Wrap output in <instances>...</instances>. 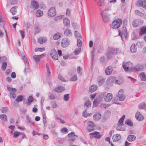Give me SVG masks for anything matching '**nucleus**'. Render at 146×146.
I'll list each match as a JSON object with an SVG mask.
<instances>
[{
	"instance_id": "31",
	"label": "nucleus",
	"mask_w": 146,
	"mask_h": 146,
	"mask_svg": "<svg viewBox=\"0 0 146 146\" xmlns=\"http://www.w3.org/2000/svg\"><path fill=\"white\" fill-rule=\"evenodd\" d=\"M43 15V12L40 9L37 10L36 12V16L37 17H40Z\"/></svg>"
},
{
	"instance_id": "20",
	"label": "nucleus",
	"mask_w": 146,
	"mask_h": 146,
	"mask_svg": "<svg viewBox=\"0 0 146 146\" xmlns=\"http://www.w3.org/2000/svg\"><path fill=\"white\" fill-rule=\"evenodd\" d=\"M143 66L142 65H138L136 66V67H133L132 68V70H135L136 72H138L141 71L143 68Z\"/></svg>"
},
{
	"instance_id": "46",
	"label": "nucleus",
	"mask_w": 146,
	"mask_h": 146,
	"mask_svg": "<svg viewBox=\"0 0 146 146\" xmlns=\"http://www.w3.org/2000/svg\"><path fill=\"white\" fill-rule=\"evenodd\" d=\"M118 97L119 98V100L120 101H123L125 99V97L123 95H118Z\"/></svg>"
},
{
	"instance_id": "8",
	"label": "nucleus",
	"mask_w": 146,
	"mask_h": 146,
	"mask_svg": "<svg viewBox=\"0 0 146 146\" xmlns=\"http://www.w3.org/2000/svg\"><path fill=\"white\" fill-rule=\"evenodd\" d=\"M70 43V42L68 39L66 38H64L62 41L61 46L63 48H65L68 46Z\"/></svg>"
},
{
	"instance_id": "45",
	"label": "nucleus",
	"mask_w": 146,
	"mask_h": 146,
	"mask_svg": "<svg viewBox=\"0 0 146 146\" xmlns=\"http://www.w3.org/2000/svg\"><path fill=\"white\" fill-rule=\"evenodd\" d=\"M28 102L27 103L28 105H29L33 101V98L32 96H30L28 99Z\"/></svg>"
},
{
	"instance_id": "30",
	"label": "nucleus",
	"mask_w": 146,
	"mask_h": 146,
	"mask_svg": "<svg viewBox=\"0 0 146 146\" xmlns=\"http://www.w3.org/2000/svg\"><path fill=\"white\" fill-rule=\"evenodd\" d=\"M17 6L13 7L10 10V11L13 15H15L17 12Z\"/></svg>"
},
{
	"instance_id": "58",
	"label": "nucleus",
	"mask_w": 146,
	"mask_h": 146,
	"mask_svg": "<svg viewBox=\"0 0 146 146\" xmlns=\"http://www.w3.org/2000/svg\"><path fill=\"white\" fill-rule=\"evenodd\" d=\"M20 33L22 36V38H23L25 36V32L24 31L20 30L19 31Z\"/></svg>"
},
{
	"instance_id": "7",
	"label": "nucleus",
	"mask_w": 146,
	"mask_h": 146,
	"mask_svg": "<svg viewBox=\"0 0 146 146\" xmlns=\"http://www.w3.org/2000/svg\"><path fill=\"white\" fill-rule=\"evenodd\" d=\"M50 56L52 59L54 60L58 59V54L56 51L54 49H52L51 51Z\"/></svg>"
},
{
	"instance_id": "61",
	"label": "nucleus",
	"mask_w": 146,
	"mask_h": 146,
	"mask_svg": "<svg viewBox=\"0 0 146 146\" xmlns=\"http://www.w3.org/2000/svg\"><path fill=\"white\" fill-rule=\"evenodd\" d=\"M145 105L144 103L141 104L139 105V108L142 109L145 108Z\"/></svg>"
},
{
	"instance_id": "4",
	"label": "nucleus",
	"mask_w": 146,
	"mask_h": 146,
	"mask_svg": "<svg viewBox=\"0 0 146 146\" xmlns=\"http://www.w3.org/2000/svg\"><path fill=\"white\" fill-rule=\"evenodd\" d=\"M56 15V11L55 7H51L48 11V15L50 17H54Z\"/></svg>"
},
{
	"instance_id": "3",
	"label": "nucleus",
	"mask_w": 146,
	"mask_h": 146,
	"mask_svg": "<svg viewBox=\"0 0 146 146\" xmlns=\"http://www.w3.org/2000/svg\"><path fill=\"white\" fill-rule=\"evenodd\" d=\"M119 35L121 36L122 38L123 37L126 38L127 35V32L126 29L125 27H123L121 30H118Z\"/></svg>"
},
{
	"instance_id": "50",
	"label": "nucleus",
	"mask_w": 146,
	"mask_h": 146,
	"mask_svg": "<svg viewBox=\"0 0 146 146\" xmlns=\"http://www.w3.org/2000/svg\"><path fill=\"white\" fill-rule=\"evenodd\" d=\"M78 78L76 75H74L70 79V81H75L77 80Z\"/></svg>"
},
{
	"instance_id": "40",
	"label": "nucleus",
	"mask_w": 146,
	"mask_h": 146,
	"mask_svg": "<svg viewBox=\"0 0 146 146\" xmlns=\"http://www.w3.org/2000/svg\"><path fill=\"white\" fill-rule=\"evenodd\" d=\"M141 76V79L142 80L146 81V76L144 73H142L140 74Z\"/></svg>"
},
{
	"instance_id": "48",
	"label": "nucleus",
	"mask_w": 146,
	"mask_h": 146,
	"mask_svg": "<svg viewBox=\"0 0 146 146\" xmlns=\"http://www.w3.org/2000/svg\"><path fill=\"white\" fill-rule=\"evenodd\" d=\"M143 2L141 0L138 1L136 3V5L137 6L141 7L143 6Z\"/></svg>"
},
{
	"instance_id": "18",
	"label": "nucleus",
	"mask_w": 146,
	"mask_h": 146,
	"mask_svg": "<svg viewBox=\"0 0 146 146\" xmlns=\"http://www.w3.org/2000/svg\"><path fill=\"white\" fill-rule=\"evenodd\" d=\"M145 34H146V26L142 27L140 29L139 35L141 36Z\"/></svg>"
},
{
	"instance_id": "63",
	"label": "nucleus",
	"mask_w": 146,
	"mask_h": 146,
	"mask_svg": "<svg viewBox=\"0 0 146 146\" xmlns=\"http://www.w3.org/2000/svg\"><path fill=\"white\" fill-rule=\"evenodd\" d=\"M7 59V58L5 56L2 57L0 58V60L3 62H6Z\"/></svg>"
},
{
	"instance_id": "51",
	"label": "nucleus",
	"mask_w": 146,
	"mask_h": 146,
	"mask_svg": "<svg viewBox=\"0 0 146 146\" xmlns=\"http://www.w3.org/2000/svg\"><path fill=\"white\" fill-rule=\"evenodd\" d=\"M97 5L99 6L102 7L104 5V1H103L100 0L97 2Z\"/></svg>"
},
{
	"instance_id": "60",
	"label": "nucleus",
	"mask_w": 146,
	"mask_h": 146,
	"mask_svg": "<svg viewBox=\"0 0 146 146\" xmlns=\"http://www.w3.org/2000/svg\"><path fill=\"white\" fill-rule=\"evenodd\" d=\"M15 92H10V96L13 99H14L16 97V94L15 93Z\"/></svg>"
},
{
	"instance_id": "13",
	"label": "nucleus",
	"mask_w": 146,
	"mask_h": 146,
	"mask_svg": "<svg viewBox=\"0 0 146 146\" xmlns=\"http://www.w3.org/2000/svg\"><path fill=\"white\" fill-rule=\"evenodd\" d=\"M113 95L111 93L107 94L104 97V100L107 102H109L111 101Z\"/></svg>"
},
{
	"instance_id": "14",
	"label": "nucleus",
	"mask_w": 146,
	"mask_h": 146,
	"mask_svg": "<svg viewBox=\"0 0 146 146\" xmlns=\"http://www.w3.org/2000/svg\"><path fill=\"white\" fill-rule=\"evenodd\" d=\"M113 71V68L111 66H109L105 69V74L107 75H110Z\"/></svg>"
},
{
	"instance_id": "12",
	"label": "nucleus",
	"mask_w": 146,
	"mask_h": 146,
	"mask_svg": "<svg viewBox=\"0 0 146 146\" xmlns=\"http://www.w3.org/2000/svg\"><path fill=\"white\" fill-rule=\"evenodd\" d=\"M135 117L136 119L139 121H142L144 119V117L143 115L139 111H137L136 113Z\"/></svg>"
},
{
	"instance_id": "47",
	"label": "nucleus",
	"mask_w": 146,
	"mask_h": 146,
	"mask_svg": "<svg viewBox=\"0 0 146 146\" xmlns=\"http://www.w3.org/2000/svg\"><path fill=\"white\" fill-rule=\"evenodd\" d=\"M45 48H36L35 49V52L40 51L42 52L45 50Z\"/></svg>"
},
{
	"instance_id": "2",
	"label": "nucleus",
	"mask_w": 146,
	"mask_h": 146,
	"mask_svg": "<svg viewBox=\"0 0 146 146\" xmlns=\"http://www.w3.org/2000/svg\"><path fill=\"white\" fill-rule=\"evenodd\" d=\"M122 23V20L120 19H116L111 23L112 28L113 29H116L120 26Z\"/></svg>"
},
{
	"instance_id": "23",
	"label": "nucleus",
	"mask_w": 146,
	"mask_h": 146,
	"mask_svg": "<svg viewBox=\"0 0 146 146\" xmlns=\"http://www.w3.org/2000/svg\"><path fill=\"white\" fill-rule=\"evenodd\" d=\"M135 139V136L132 135H129L127 137V139L129 142H132L134 141Z\"/></svg>"
},
{
	"instance_id": "54",
	"label": "nucleus",
	"mask_w": 146,
	"mask_h": 146,
	"mask_svg": "<svg viewBox=\"0 0 146 146\" xmlns=\"http://www.w3.org/2000/svg\"><path fill=\"white\" fill-rule=\"evenodd\" d=\"M82 115L84 117H86L87 116H89L90 114L86 113V110H85L83 113Z\"/></svg>"
},
{
	"instance_id": "55",
	"label": "nucleus",
	"mask_w": 146,
	"mask_h": 146,
	"mask_svg": "<svg viewBox=\"0 0 146 146\" xmlns=\"http://www.w3.org/2000/svg\"><path fill=\"white\" fill-rule=\"evenodd\" d=\"M1 111L2 113H5L8 110V109L6 107H4L1 110Z\"/></svg>"
},
{
	"instance_id": "19",
	"label": "nucleus",
	"mask_w": 146,
	"mask_h": 146,
	"mask_svg": "<svg viewBox=\"0 0 146 146\" xmlns=\"http://www.w3.org/2000/svg\"><path fill=\"white\" fill-rule=\"evenodd\" d=\"M63 23L64 26L66 27H68L70 26V22L68 19L66 18L63 19Z\"/></svg>"
},
{
	"instance_id": "34",
	"label": "nucleus",
	"mask_w": 146,
	"mask_h": 146,
	"mask_svg": "<svg viewBox=\"0 0 146 146\" xmlns=\"http://www.w3.org/2000/svg\"><path fill=\"white\" fill-rule=\"evenodd\" d=\"M64 34L66 36H69L72 35V33L70 29H66L65 30Z\"/></svg>"
},
{
	"instance_id": "41",
	"label": "nucleus",
	"mask_w": 146,
	"mask_h": 146,
	"mask_svg": "<svg viewBox=\"0 0 146 146\" xmlns=\"http://www.w3.org/2000/svg\"><path fill=\"white\" fill-rule=\"evenodd\" d=\"M49 98L51 100H54L56 99V97L54 94L52 93H49Z\"/></svg>"
},
{
	"instance_id": "36",
	"label": "nucleus",
	"mask_w": 146,
	"mask_h": 146,
	"mask_svg": "<svg viewBox=\"0 0 146 146\" xmlns=\"http://www.w3.org/2000/svg\"><path fill=\"white\" fill-rule=\"evenodd\" d=\"M7 90L11 92H15L17 91V90L15 88H11L8 86H7Z\"/></svg>"
},
{
	"instance_id": "39",
	"label": "nucleus",
	"mask_w": 146,
	"mask_h": 146,
	"mask_svg": "<svg viewBox=\"0 0 146 146\" xmlns=\"http://www.w3.org/2000/svg\"><path fill=\"white\" fill-rule=\"evenodd\" d=\"M60 37V34L59 33H57L54 34L53 36L54 39L56 40L59 39Z\"/></svg>"
},
{
	"instance_id": "26",
	"label": "nucleus",
	"mask_w": 146,
	"mask_h": 146,
	"mask_svg": "<svg viewBox=\"0 0 146 146\" xmlns=\"http://www.w3.org/2000/svg\"><path fill=\"white\" fill-rule=\"evenodd\" d=\"M34 32L35 34L39 33L40 31V26L38 25H35L34 27Z\"/></svg>"
},
{
	"instance_id": "56",
	"label": "nucleus",
	"mask_w": 146,
	"mask_h": 146,
	"mask_svg": "<svg viewBox=\"0 0 146 146\" xmlns=\"http://www.w3.org/2000/svg\"><path fill=\"white\" fill-rule=\"evenodd\" d=\"M105 81V79L104 78L101 79L100 80L98 81V84L99 85L101 86L103 84L104 82Z\"/></svg>"
},
{
	"instance_id": "16",
	"label": "nucleus",
	"mask_w": 146,
	"mask_h": 146,
	"mask_svg": "<svg viewBox=\"0 0 146 146\" xmlns=\"http://www.w3.org/2000/svg\"><path fill=\"white\" fill-rule=\"evenodd\" d=\"M31 5L33 9L35 10L37 9L39 7V4L35 0H32L31 1Z\"/></svg>"
},
{
	"instance_id": "35",
	"label": "nucleus",
	"mask_w": 146,
	"mask_h": 146,
	"mask_svg": "<svg viewBox=\"0 0 146 146\" xmlns=\"http://www.w3.org/2000/svg\"><path fill=\"white\" fill-rule=\"evenodd\" d=\"M125 123L130 127H132L133 125V122H131L130 119H127L125 121Z\"/></svg>"
},
{
	"instance_id": "5",
	"label": "nucleus",
	"mask_w": 146,
	"mask_h": 146,
	"mask_svg": "<svg viewBox=\"0 0 146 146\" xmlns=\"http://www.w3.org/2000/svg\"><path fill=\"white\" fill-rule=\"evenodd\" d=\"M87 129L88 131L90 132L94 130V124L92 122L88 121L87 123Z\"/></svg>"
},
{
	"instance_id": "6",
	"label": "nucleus",
	"mask_w": 146,
	"mask_h": 146,
	"mask_svg": "<svg viewBox=\"0 0 146 146\" xmlns=\"http://www.w3.org/2000/svg\"><path fill=\"white\" fill-rule=\"evenodd\" d=\"M130 64H131L130 62H127L122 65L125 71L127 72L129 71V70H132V68L133 67L130 66Z\"/></svg>"
},
{
	"instance_id": "59",
	"label": "nucleus",
	"mask_w": 146,
	"mask_h": 146,
	"mask_svg": "<svg viewBox=\"0 0 146 146\" xmlns=\"http://www.w3.org/2000/svg\"><path fill=\"white\" fill-rule=\"evenodd\" d=\"M72 25L75 29H77L79 28L77 24L75 23H72Z\"/></svg>"
},
{
	"instance_id": "27",
	"label": "nucleus",
	"mask_w": 146,
	"mask_h": 146,
	"mask_svg": "<svg viewBox=\"0 0 146 146\" xmlns=\"http://www.w3.org/2000/svg\"><path fill=\"white\" fill-rule=\"evenodd\" d=\"M140 22L139 20H136L132 22V25L133 27H137L140 24Z\"/></svg>"
},
{
	"instance_id": "52",
	"label": "nucleus",
	"mask_w": 146,
	"mask_h": 146,
	"mask_svg": "<svg viewBox=\"0 0 146 146\" xmlns=\"http://www.w3.org/2000/svg\"><path fill=\"white\" fill-rule=\"evenodd\" d=\"M82 45V42L81 40L80 39L77 40V46L78 47H80Z\"/></svg>"
},
{
	"instance_id": "10",
	"label": "nucleus",
	"mask_w": 146,
	"mask_h": 146,
	"mask_svg": "<svg viewBox=\"0 0 146 146\" xmlns=\"http://www.w3.org/2000/svg\"><path fill=\"white\" fill-rule=\"evenodd\" d=\"M54 90L56 92L60 93L64 91L65 90V88L61 86H58L55 88Z\"/></svg>"
},
{
	"instance_id": "44",
	"label": "nucleus",
	"mask_w": 146,
	"mask_h": 146,
	"mask_svg": "<svg viewBox=\"0 0 146 146\" xmlns=\"http://www.w3.org/2000/svg\"><path fill=\"white\" fill-rule=\"evenodd\" d=\"M26 119L29 123H31L33 125L34 124V123L32 122L31 118L29 117V115H26Z\"/></svg>"
},
{
	"instance_id": "21",
	"label": "nucleus",
	"mask_w": 146,
	"mask_h": 146,
	"mask_svg": "<svg viewBox=\"0 0 146 146\" xmlns=\"http://www.w3.org/2000/svg\"><path fill=\"white\" fill-rule=\"evenodd\" d=\"M101 117V114L99 113H97L95 114L93 116V118L94 120L98 121L99 120Z\"/></svg>"
},
{
	"instance_id": "1",
	"label": "nucleus",
	"mask_w": 146,
	"mask_h": 146,
	"mask_svg": "<svg viewBox=\"0 0 146 146\" xmlns=\"http://www.w3.org/2000/svg\"><path fill=\"white\" fill-rule=\"evenodd\" d=\"M117 52V48H109L106 52V55L108 59L111 58L113 55L116 54Z\"/></svg>"
},
{
	"instance_id": "15",
	"label": "nucleus",
	"mask_w": 146,
	"mask_h": 146,
	"mask_svg": "<svg viewBox=\"0 0 146 146\" xmlns=\"http://www.w3.org/2000/svg\"><path fill=\"white\" fill-rule=\"evenodd\" d=\"M121 138V135L119 134L114 135L112 137L113 140L114 142H116L119 140Z\"/></svg>"
},
{
	"instance_id": "28",
	"label": "nucleus",
	"mask_w": 146,
	"mask_h": 146,
	"mask_svg": "<svg viewBox=\"0 0 146 146\" xmlns=\"http://www.w3.org/2000/svg\"><path fill=\"white\" fill-rule=\"evenodd\" d=\"M91 103L89 100L86 102L84 104V107L85 108H89L91 107Z\"/></svg>"
},
{
	"instance_id": "57",
	"label": "nucleus",
	"mask_w": 146,
	"mask_h": 146,
	"mask_svg": "<svg viewBox=\"0 0 146 146\" xmlns=\"http://www.w3.org/2000/svg\"><path fill=\"white\" fill-rule=\"evenodd\" d=\"M118 126L116 127V129L121 131H123L125 130V129L123 127H121V125H117Z\"/></svg>"
},
{
	"instance_id": "53",
	"label": "nucleus",
	"mask_w": 146,
	"mask_h": 146,
	"mask_svg": "<svg viewBox=\"0 0 146 146\" xmlns=\"http://www.w3.org/2000/svg\"><path fill=\"white\" fill-rule=\"evenodd\" d=\"M42 115L43 116V123L44 125H45L46 123V117H45V114L44 113V112L42 113Z\"/></svg>"
},
{
	"instance_id": "24",
	"label": "nucleus",
	"mask_w": 146,
	"mask_h": 146,
	"mask_svg": "<svg viewBox=\"0 0 146 146\" xmlns=\"http://www.w3.org/2000/svg\"><path fill=\"white\" fill-rule=\"evenodd\" d=\"M131 52L132 53H134L137 51V47L135 44H132L130 48Z\"/></svg>"
},
{
	"instance_id": "11",
	"label": "nucleus",
	"mask_w": 146,
	"mask_h": 146,
	"mask_svg": "<svg viewBox=\"0 0 146 146\" xmlns=\"http://www.w3.org/2000/svg\"><path fill=\"white\" fill-rule=\"evenodd\" d=\"M45 56V54H43L39 55H34L33 56V58L35 62H38L40 61V59L42 58L43 57Z\"/></svg>"
},
{
	"instance_id": "43",
	"label": "nucleus",
	"mask_w": 146,
	"mask_h": 146,
	"mask_svg": "<svg viewBox=\"0 0 146 146\" xmlns=\"http://www.w3.org/2000/svg\"><path fill=\"white\" fill-rule=\"evenodd\" d=\"M7 65V63L6 62H3L1 66V69L3 70H5Z\"/></svg>"
},
{
	"instance_id": "64",
	"label": "nucleus",
	"mask_w": 146,
	"mask_h": 146,
	"mask_svg": "<svg viewBox=\"0 0 146 146\" xmlns=\"http://www.w3.org/2000/svg\"><path fill=\"white\" fill-rule=\"evenodd\" d=\"M58 78L59 80H60L62 82H65L66 81V80H64V78L61 75H58Z\"/></svg>"
},
{
	"instance_id": "17",
	"label": "nucleus",
	"mask_w": 146,
	"mask_h": 146,
	"mask_svg": "<svg viewBox=\"0 0 146 146\" xmlns=\"http://www.w3.org/2000/svg\"><path fill=\"white\" fill-rule=\"evenodd\" d=\"M115 78L114 76H111L109 77L107 80V84H111L112 83L115 82Z\"/></svg>"
},
{
	"instance_id": "25",
	"label": "nucleus",
	"mask_w": 146,
	"mask_h": 146,
	"mask_svg": "<svg viewBox=\"0 0 146 146\" xmlns=\"http://www.w3.org/2000/svg\"><path fill=\"white\" fill-rule=\"evenodd\" d=\"M47 39L45 37H40L39 38L38 40V42L40 44H43L46 42Z\"/></svg>"
},
{
	"instance_id": "33",
	"label": "nucleus",
	"mask_w": 146,
	"mask_h": 146,
	"mask_svg": "<svg viewBox=\"0 0 146 146\" xmlns=\"http://www.w3.org/2000/svg\"><path fill=\"white\" fill-rule=\"evenodd\" d=\"M101 15H102L103 19L104 22L107 23L109 21V18L108 16L105 15H102V13H101Z\"/></svg>"
},
{
	"instance_id": "62",
	"label": "nucleus",
	"mask_w": 146,
	"mask_h": 146,
	"mask_svg": "<svg viewBox=\"0 0 146 146\" xmlns=\"http://www.w3.org/2000/svg\"><path fill=\"white\" fill-rule=\"evenodd\" d=\"M80 51H81V48H79L78 50H75L74 51V53L76 55H78L80 52Z\"/></svg>"
},
{
	"instance_id": "9",
	"label": "nucleus",
	"mask_w": 146,
	"mask_h": 146,
	"mask_svg": "<svg viewBox=\"0 0 146 146\" xmlns=\"http://www.w3.org/2000/svg\"><path fill=\"white\" fill-rule=\"evenodd\" d=\"M68 136L69 137V140L72 141H74L76 139V137H77V136L75 134V133L72 131L70 133L68 134Z\"/></svg>"
},
{
	"instance_id": "38",
	"label": "nucleus",
	"mask_w": 146,
	"mask_h": 146,
	"mask_svg": "<svg viewBox=\"0 0 146 146\" xmlns=\"http://www.w3.org/2000/svg\"><path fill=\"white\" fill-rule=\"evenodd\" d=\"M23 99V96L21 95L19 96H17L16 99V101L17 102H21L22 101Z\"/></svg>"
},
{
	"instance_id": "29",
	"label": "nucleus",
	"mask_w": 146,
	"mask_h": 146,
	"mask_svg": "<svg viewBox=\"0 0 146 146\" xmlns=\"http://www.w3.org/2000/svg\"><path fill=\"white\" fill-rule=\"evenodd\" d=\"M124 80L123 78L119 77L117 80L115 79V82L118 84H120L123 83Z\"/></svg>"
},
{
	"instance_id": "22",
	"label": "nucleus",
	"mask_w": 146,
	"mask_h": 146,
	"mask_svg": "<svg viewBox=\"0 0 146 146\" xmlns=\"http://www.w3.org/2000/svg\"><path fill=\"white\" fill-rule=\"evenodd\" d=\"M98 88L97 86L95 85H93L91 86L89 88V91L91 92H93L96 91Z\"/></svg>"
},
{
	"instance_id": "42",
	"label": "nucleus",
	"mask_w": 146,
	"mask_h": 146,
	"mask_svg": "<svg viewBox=\"0 0 146 146\" xmlns=\"http://www.w3.org/2000/svg\"><path fill=\"white\" fill-rule=\"evenodd\" d=\"M21 133L17 131H16L14 132L13 135V137L15 138H16L18 137L19 135H21Z\"/></svg>"
},
{
	"instance_id": "37",
	"label": "nucleus",
	"mask_w": 146,
	"mask_h": 146,
	"mask_svg": "<svg viewBox=\"0 0 146 146\" xmlns=\"http://www.w3.org/2000/svg\"><path fill=\"white\" fill-rule=\"evenodd\" d=\"M0 118L4 121H7V117L6 115L2 114L0 115Z\"/></svg>"
},
{
	"instance_id": "32",
	"label": "nucleus",
	"mask_w": 146,
	"mask_h": 146,
	"mask_svg": "<svg viewBox=\"0 0 146 146\" xmlns=\"http://www.w3.org/2000/svg\"><path fill=\"white\" fill-rule=\"evenodd\" d=\"M125 117V115H123L122 117L119 120L117 125H123V122Z\"/></svg>"
},
{
	"instance_id": "49",
	"label": "nucleus",
	"mask_w": 146,
	"mask_h": 146,
	"mask_svg": "<svg viewBox=\"0 0 146 146\" xmlns=\"http://www.w3.org/2000/svg\"><path fill=\"white\" fill-rule=\"evenodd\" d=\"M69 94H65L64 96V100L65 101H68L70 98Z\"/></svg>"
}]
</instances>
